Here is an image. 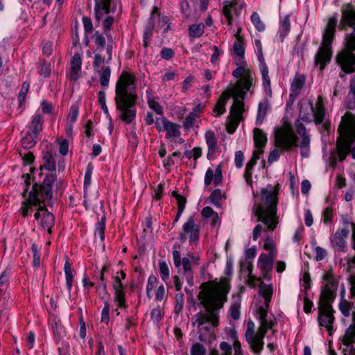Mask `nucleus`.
Wrapping results in <instances>:
<instances>
[{"label":"nucleus","mask_w":355,"mask_h":355,"mask_svg":"<svg viewBox=\"0 0 355 355\" xmlns=\"http://www.w3.org/2000/svg\"><path fill=\"white\" fill-rule=\"evenodd\" d=\"M201 291L198 294L200 303L205 306L209 315L198 313L196 315L193 324H197L199 331H209V323L218 325L216 311L222 309L227 301V294L230 291L228 278H223L220 282L208 281L201 284Z\"/></svg>","instance_id":"1"},{"label":"nucleus","mask_w":355,"mask_h":355,"mask_svg":"<svg viewBox=\"0 0 355 355\" xmlns=\"http://www.w3.org/2000/svg\"><path fill=\"white\" fill-rule=\"evenodd\" d=\"M338 28L342 31H345L347 28H352V31L345 35V49L336 57L337 62L342 70L351 73L355 72V10L350 5L342 8ZM345 105L349 110L355 109V75L350 80L349 91L346 96Z\"/></svg>","instance_id":"2"},{"label":"nucleus","mask_w":355,"mask_h":355,"mask_svg":"<svg viewBox=\"0 0 355 355\" xmlns=\"http://www.w3.org/2000/svg\"><path fill=\"white\" fill-rule=\"evenodd\" d=\"M313 105L311 101L301 104L299 119L295 123L297 135L289 127H280L275 132V144L278 148L284 150H291L294 147H300V155L306 158L310 155L311 136L307 133L305 126L300 120L306 122L313 121Z\"/></svg>","instance_id":"3"},{"label":"nucleus","mask_w":355,"mask_h":355,"mask_svg":"<svg viewBox=\"0 0 355 355\" xmlns=\"http://www.w3.org/2000/svg\"><path fill=\"white\" fill-rule=\"evenodd\" d=\"M273 293L271 284H266L261 282L259 285V294L264 300V304L257 305L254 311L257 318L260 321V327L256 334H254V324L252 321L248 322L245 331L246 341L250 346V348L255 355H260L263 348V338L268 330L271 329L275 324V322L272 319H268L267 308L271 301Z\"/></svg>","instance_id":"4"},{"label":"nucleus","mask_w":355,"mask_h":355,"mask_svg":"<svg viewBox=\"0 0 355 355\" xmlns=\"http://www.w3.org/2000/svg\"><path fill=\"white\" fill-rule=\"evenodd\" d=\"M137 98L135 77L123 72L116 83L114 101L119 118L125 123H131L136 118Z\"/></svg>","instance_id":"5"},{"label":"nucleus","mask_w":355,"mask_h":355,"mask_svg":"<svg viewBox=\"0 0 355 355\" xmlns=\"http://www.w3.org/2000/svg\"><path fill=\"white\" fill-rule=\"evenodd\" d=\"M338 131L340 136L336 142L337 152H332L329 157V164L333 167L336 165L338 157L342 162L349 153L355 159V146L351 148L355 141V116L346 112L342 117Z\"/></svg>","instance_id":"6"},{"label":"nucleus","mask_w":355,"mask_h":355,"mask_svg":"<svg viewBox=\"0 0 355 355\" xmlns=\"http://www.w3.org/2000/svg\"><path fill=\"white\" fill-rule=\"evenodd\" d=\"M277 193L274 189H263L261 191V202L253 208L257 221L266 225V230L273 231L279 223L277 216Z\"/></svg>","instance_id":"7"},{"label":"nucleus","mask_w":355,"mask_h":355,"mask_svg":"<svg viewBox=\"0 0 355 355\" xmlns=\"http://www.w3.org/2000/svg\"><path fill=\"white\" fill-rule=\"evenodd\" d=\"M56 180L53 174L47 175L42 184H35L28 194L27 200L22 202L20 211L24 217H26L33 211V206L40 207L46 200L53 197V184Z\"/></svg>","instance_id":"8"},{"label":"nucleus","mask_w":355,"mask_h":355,"mask_svg":"<svg viewBox=\"0 0 355 355\" xmlns=\"http://www.w3.org/2000/svg\"><path fill=\"white\" fill-rule=\"evenodd\" d=\"M338 25V16L335 14L331 16L327 21L324 31L322 34L321 46L315 55L314 64L320 67L322 71L326 65L331 61L332 56L331 44L334 39L336 28Z\"/></svg>","instance_id":"9"},{"label":"nucleus","mask_w":355,"mask_h":355,"mask_svg":"<svg viewBox=\"0 0 355 355\" xmlns=\"http://www.w3.org/2000/svg\"><path fill=\"white\" fill-rule=\"evenodd\" d=\"M322 279V286L321 287L320 300L334 302L336 297L338 280L335 276L333 269L330 268L324 270Z\"/></svg>","instance_id":"10"},{"label":"nucleus","mask_w":355,"mask_h":355,"mask_svg":"<svg viewBox=\"0 0 355 355\" xmlns=\"http://www.w3.org/2000/svg\"><path fill=\"white\" fill-rule=\"evenodd\" d=\"M254 85L255 80L253 74L248 73L243 78L237 81L235 87L227 90L231 92L232 96H236L244 99L248 92H250L251 94L253 93Z\"/></svg>","instance_id":"11"},{"label":"nucleus","mask_w":355,"mask_h":355,"mask_svg":"<svg viewBox=\"0 0 355 355\" xmlns=\"http://www.w3.org/2000/svg\"><path fill=\"white\" fill-rule=\"evenodd\" d=\"M333 302L320 301L318 306V322L320 326L327 328V330L330 332L332 329V324L334 320V309L331 306Z\"/></svg>","instance_id":"12"},{"label":"nucleus","mask_w":355,"mask_h":355,"mask_svg":"<svg viewBox=\"0 0 355 355\" xmlns=\"http://www.w3.org/2000/svg\"><path fill=\"white\" fill-rule=\"evenodd\" d=\"M199 234L200 230L195 224L194 216H191L182 225V231L180 232L179 239L182 243H184L189 237L190 243L196 244L199 240Z\"/></svg>","instance_id":"13"},{"label":"nucleus","mask_w":355,"mask_h":355,"mask_svg":"<svg viewBox=\"0 0 355 355\" xmlns=\"http://www.w3.org/2000/svg\"><path fill=\"white\" fill-rule=\"evenodd\" d=\"M173 260L175 268H180L181 265H182L186 280L188 284L192 286L193 284V277L190 259L187 257H183L182 259L180 252L178 250H173Z\"/></svg>","instance_id":"14"},{"label":"nucleus","mask_w":355,"mask_h":355,"mask_svg":"<svg viewBox=\"0 0 355 355\" xmlns=\"http://www.w3.org/2000/svg\"><path fill=\"white\" fill-rule=\"evenodd\" d=\"M275 259L276 257L274 252L261 253L259 256L257 265L261 270L263 277L266 280H270L272 278V270Z\"/></svg>","instance_id":"15"},{"label":"nucleus","mask_w":355,"mask_h":355,"mask_svg":"<svg viewBox=\"0 0 355 355\" xmlns=\"http://www.w3.org/2000/svg\"><path fill=\"white\" fill-rule=\"evenodd\" d=\"M34 216L36 220H39L41 218V225L44 229H46L49 234H51L52 227L54 226L55 223V218L54 216L46 209L45 202H44L40 207H38Z\"/></svg>","instance_id":"16"},{"label":"nucleus","mask_w":355,"mask_h":355,"mask_svg":"<svg viewBox=\"0 0 355 355\" xmlns=\"http://www.w3.org/2000/svg\"><path fill=\"white\" fill-rule=\"evenodd\" d=\"M349 234V228L338 229L330 237L332 247L338 252H345L347 247L345 239L348 237Z\"/></svg>","instance_id":"17"},{"label":"nucleus","mask_w":355,"mask_h":355,"mask_svg":"<svg viewBox=\"0 0 355 355\" xmlns=\"http://www.w3.org/2000/svg\"><path fill=\"white\" fill-rule=\"evenodd\" d=\"M125 277V274L122 272H118L114 277L113 288L114 291V301L118 303L119 307H125V299L123 293V285L121 279Z\"/></svg>","instance_id":"18"},{"label":"nucleus","mask_w":355,"mask_h":355,"mask_svg":"<svg viewBox=\"0 0 355 355\" xmlns=\"http://www.w3.org/2000/svg\"><path fill=\"white\" fill-rule=\"evenodd\" d=\"M94 15L95 20L100 24L101 20L105 15L110 12V4L112 0H94Z\"/></svg>","instance_id":"19"},{"label":"nucleus","mask_w":355,"mask_h":355,"mask_svg":"<svg viewBox=\"0 0 355 355\" xmlns=\"http://www.w3.org/2000/svg\"><path fill=\"white\" fill-rule=\"evenodd\" d=\"M257 58L260 62V71L261 73L263 85L267 94H271L270 79L268 76V68L264 62L263 53H257Z\"/></svg>","instance_id":"20"},{"label":"nucleus","mask_w":355,"mask_h":355,"mask_svg":"<svg viewBox=\"0 0 355 355\" xmlns=\"http://www.w3.org/2000/svg\"><path fill=\"white\" fill-rule=\"evenodd\" d=\"M234 98V103L230 108V116L236 121V123H239L242 119V114L244 111V103L243 99L236 96H232Z\"/></svg>","instance_id":"21"},{"label":"nucleus","mask_w":355,"mask_h":355,"mask_svg":"<svg viewBox=\"0 0 355 355\" xmlns=\"http://www.w3.org/2000/svg\"><path fill=\"white\" fill-rule=\"evenodd\" d=\"M205 137L208 147L207 157L208 159L211 160L214 158L218 148L217 138L212 130L207 131Z\"/></svg>","instance_id":"22"},{"label":"nucleus","mask_w":355,"mask_h":355,"mask_svg":"<svg viewBox=\"0 0 355 355\" xmlns=\"http://www.w3.org/2000/svg\"><path fill=\"white\" fill-rule=\"evenodd\" d=\"M82 60L78 53H75L70 62V71L69 77L70 80H76L79 78V72L81 69Z\"/></svg>","instance_id":"23"},{"label":"nucleus","mask_w":355,"mask_h":355,"mask_svg":"<svg viewBox=\"0 0 355 355\" xmlns=\"http://www.w3.org/2000/svg\"><path fill=\"white\" fill-rule=\"evenodd\" d=\"M231 96V92H228L227 90H225L223 92L214 108L215 116H220L223 113H225L226 111L225 105Z\"/></svg>","instance_id":"24"},{"label":"nucleus","mask_w":355,"mask_h":355,"mask_svg":"<svg viewBox=\"0 0 355 355\" xmlns=\"http://www.w3.org/2000/svg\"><path fill=\"white\" fill-rule=\"evenodd\" d=\"M42 116L41 114L36 112L32 117V121L28 126V132L33 135L38 136L40 132L42 130Z\"/></svg>","instance_id":"25"},{"label":"nucleus","mask_w":355,"mask_h":355,"mask_svg":"<svg viewBox=\"0 0 355 355\" xmlns=\"http://www.w3.org/2000/svg\"><path fill=\"white\" fill-rule=\"evenodd\" d=\"M51 329L55 343L58 344L65 336V329L59 320H53L51 323Z\"/></svg>","instance_id":"26"},{"label":"nucleus","mask_w":355,"mask_h":355,"mask_svg":"<svg viewBox=\"0 0 355 355\" xmlns=\"http://www.w3.org/2000/svg\"><path fill=\"white\" fill-rule=\"evenodd\" d=\"M43 168L46 169L47 171H51V172H54L52 173L46 174L45 175V177L47 175H51V174H53L56 176V174L55 172V161L53 155H51V153L49 152H46L43 155L42 164L41 166V169H43Z\"/></svg>","instance_id":"27"},{"label":"nucleus","mask_w":355,"mask_h":355,"mask_svg":"<svg viewBox=\"0 0 355 355\" xmlns=\"http://www.w3.org/2000/svg\"><path fill=\"white\" fill-rule=\"evenodd\" d=\"M200 114H196L194 112H190L189 114L186 116L183 122V128L187 130L193 129L196 127L198 128L200 123Z\"/></svg>","instance_id":"28"},{"label":"nucleus","mask_w":355,"mask_h":355,"mask_svg":"<svg viewBox=\"0 0 355 355\" xmlns=\"http://www.w3.org/2000/svg\"><path fill=\"white\" fill-rule=\"evenodd\" d=\"M291 30L290 17L288 15H285L279 21V35L282 42L287 36Z\"/></svg>","instance_id":"29"},{"label":"nucleus","mask_w":355,"mask_h":355,"mask_svg":"<svg viewBox=\"0 0 355 355\" xmlns=\"http://www.w3.org/2000/svg\"><path fill=\"white\" fill-rule=\"evenodd\" d=\"M266 135L259 128L254 129V141L257 148H262L265 147L267 143Z\"/></svg>","instance_id":"30"},{"label":"nucleus","mask_w":355,"mask_h":355,"mask_svg":"<svg viewBox=\"0 0 355 355\" xmlns=\"http://www.w3.org/2000/svg\"><path fill=\"white\" fill-rule=\"evenodd\" d=\"M180 125L168 120L164 131L166 132V137H178L181 135Z\"/></svg>","instance_id":"31"},{"label":"nucleus","mask_w":355,"mask_h":355,"mask_svg":"<svg viewBox=\"0 0 355 355\" xmlns=\"http://www.w3.org/2000/svg\"><path fill=\"white\" fill-rule=\"evenodd\" d=\"M147 103L149 107L153 110L157 114H163V107L159 103L154 99L153 94L150 90L146 91Z\"/></svg>","instance_id":"32"},{"label":"nucleus","mask_w":355,"mask_h":355,"mask_svg":"<svg viewBox=\"0 0 355 355\" xmlns=\"http://www.w3.org/2000/svg\"><path fill=\"white\" fill-rule=\"evenodd\" d=\"M305 83V77L303 75H300L297 73L291 84V91L293 93H295L296 95H297L300 93V91L304 86Z\"/></svg>","instance_id":"33"},{"label":"nucleus","mask_w":355,"mask_h":355,"mask_svg":"<svg viewBox=\"0 0 355 355\" xmlns=\"http://www.w3.org/2000/svg\"><path fill=\"white\" fill-rule=\"evenodd\" d=\"M37 135H32L31 132H27L21 139V146L25 149L33 148L37 143Z\"/></svg>","instance_id":"34"},{"label":"nucleus","mask_w":355,"mask_h":355,"mask_svg":"<svg viewBox=\"0 0 355 355\" xmlns=\"http://www.w3.org/2000/svg\"><path fill=\"white\" fill-rule=\"evenodd\" d=\"M100 74V83L103 87H107L110 83L111 71L109 67H101Z\"/></svg>","instance_id":"35"},{"label":"nucleus","mask_w":355,"mask_h":355,"mask_svg":"<svg viewBox=\"0 0 355 355\" xmlns=\"http://www.w3.org/2000/svg\"><path fill=\"white\" fill-rule=\"evenodd\" d=\"M64 271L66 279V284L67 289L70 291L72 287V282L73 279L72 268L69 261H66L64 266Z\"/></svg>","instance_id":"36"},{"label":"nucleus","mask_w":355,"mask_h":355,"mask_svg":"<svg viewBox=\"0 0 355 355\" xmlns=\"http://www.w3.org/2000/svg\"><path fill=\"white\" fill-rule=\"evenodd\" d=\"M105 217H102L101 220L96 223L95 227V236H98L101 241L105 239Z\"/></svg>","instance_id":"37"},{"label":"nucleus","mask_w":355,"mask_h":355,"mask_svg":"<svg viewBox=\"0 0 355 355\" xmlns=\"http://www.w3.org/2000/svg\"><path fill=\"white\" fill-rule=\"evenodd\" d=\"M325 114L324 107H313V119L316 125L321 124L323 122Z\"/></svg>","instance_id":"38"},{"label":"nucleus","mask_w":355,"mask_h":355,"mask_svg":"<svg viewBox=\"0 0 355 355\" xmlns=\"http://www.w3.org/2000/svg\"><path fill=\"white\" fill-rule=\"evenodd\" d=\"M256 164V158H251V159L246 164L243 176L248 184H251L252 182V170Z\"/></svg>","instance_id":"39"},{"label":"nucleus","mask_w":355,"mask_h":355,"mask_svg":"<svg viewBox=\"0 0 355 355\" xmlns=\"http://www.w3.org/2000/svg\"><path fill=\"white\" fill-rule=\"evenodd\" d=\"M355 342V325L351 324L345 331V336L343 338V345H349L352 343Z\"/></svg>","instance_id":"40"},{"label":"nucleus","mask_w":355,"mask_h":355,"mask_svg":"<svg viewBox=\"0 0 355 355\" xmlns=\"http://www.w3.org/2000/svg\"><path fill=\"white\" fill-rule=\"evenodd\" d=\"M268 110V103L266 102H261L258 107V113L256 123L261 124L266 117Z\"/></svg>","instance_id":"41"},{"label":"nucleus","mask_w":355,"mask_h":355,"mask_svg":"<svg viewBox=\"0 0 355 355\" xmlns=\"http://www.w3.org/2000/svg\"><path fill=\"white\" fill-rule=\"evenodd\" d=\"M205 31V25L202 23L189 26V35L193 37H200Z\"/></svg>","instance_id":"42"},{"label":"nucleus","mask_w":355,"mask_h":355,"mask_svg":"<svg viewBox=\"0 0 355 355\" xmlns=\"http://www.w3.org/2000/svg\"><path fill=\"white\" fill-rule=\"evenodd\" d=\"M251 21L259 32H262L265 30V24L261 21L259 15L257 12H252Z\"/></svg>","instance_id":"43"},{"label":"nucleus","mask_w":355,"mask_h":355,"mask_svg":"<svg viewBox=\"0 0 355 355\" xmlns=\"http://www.w3.org/2000/svg\"><path fill=\"white\" fill-rule=\"evenodd\" d=\"M223 195L220 189H215L209 196L210 202L216 207L220 206V201Z\"/></svg>","instance_id":"44"},{"label":"nucleus","mask_w":355,"mask_h":355,"mask_svg":"<svg viewBox=\"0 0 355 355\" xmlns=\"http://www.w3.org/2000/svg\"><path fill=\"white\" fill-rule=\"evenodd\" d=\"M229 336L233 339L234 340V349L235 351V355H243L241 352V343L237 339V334L236 331L231 330L229 333Z\"/></svg>","instance_id":"45"},{"label":"nucleus","mask_w":355,"mask_h":355,"mask_svg":"<svg viewBox=\"0 0 355 355\" xmlns=\"http://www.w3.org/2000/svg\"><path fill=\"white\" fill-rule=\"evenodd\" d=\"M184 295L182 293L180 292L175 295V305L174 308V311L175 313L178 314L182 311L183 305H184Z\"/></svg>","instance_id":"46"},{"label":"nucleus","mask_w":355,"mask_h":355,"mask_svg":"<svg viewBox=\"0 0 355 355\" xmlns=\"http://www.w3.org/2000/svg\"><path fill=\"white\" fill-rule=\"evenodd\" d=\"M159 269L160 272L161 278L163 281L166 282L169 278V268L167 263L165 261H161L159 263Z\"/></svg>","instance_id":"47"},{"label":"nucleus","mask_w":355,"mask_h":355,"mask_svg":"<svg viewBox=\"0 0 355 355\" xmlns=\"http://www.w3.org/2000/svg\"><path fill=\"white\" fill-rule=\"evenodd\" d=\"M93 172V166L91 163L88 164L86 168V171L84 177V187L87 189L92 182V175Z\"/></svg>","instance_id":"48"},{"label":"nucleus","mask_w":355,"mask_h":355,"mask_svg":"<svg viewBox=\"0 0 355 355\" xmlns=\"http://www.w3.org/2000/svg\"><path fill=\"white\" fill-rule=\"evenodd\" d=\"M263 248L266 250L268 251L269 252L268 253L274 252V254H275V257H277V250H276L275 243L271 238L268 237L267 239H266V240L264 241Z\"/></svg>","instance_id":"49"},{"label":"nucleus","mask_w":355,"mask_h":355,"mask_svg":"<svg viewBox=\"0 0 355 355\" xmlns=\"http://www.w3.org/2000/svg\"><path fill=\"white\" fill-rule=\"evenodd\" d=\"M104 60H105L104 58H103L101 54H99V53L95 54L93 66H94V70L96 73H101V67H103L101 65L103 64Z\"/></svg>","instance_id":"50"},{"label":"nucleus","mask_w":355,"mask_h":355,"mask_svg":"<svg viewBox=\"0 0 355 355\" xmlns=\"http://www.w3.org/2000/svg\"><path fill=\"white\" fill-rule=\"evenodd\" d=\"M205 347L200 343H195L191 348V355H205Z\"/></svg>","instance_id":"51"},{"label":"nucleus","mask_w":355,"mask_h":355,"mask_svg":"<svg viewBox=\"0 0 355 355\" xmlns=\"http://www.w3.org/2000/svg\"><path fill=\"white\" fill-rule=\"evenodd\" d=\"M95 44L101 48V51L105 47L106 41L105 37L98 31H96L94 35Z\"/></svg>","instance_id":"52"},{"label":"nucleus","mask_w":355,"mask_h":355,"mask_svg":"<svg viewBox=\"0 0 355 355\" xmlns=\"http://www.w3.org/2000/svg\"><path fill=\"white\" fill-rule=\"evenodd\" d=\"M104 304L105 306L101 313V321L107 324L110 320V305L107 301L105 302Z\"/></svg>","instance_id":"53"},{"label":"nucleus","mask_w":355,"mask_h":355,"mask_svg":"<svg viewBox=\"0 0 355 355\" xmlns=\"http://www.w3.org/2000/svg\"><path fill=\"white\" fill-rule=\"evenodd\" d=\"M248 271H249V274H248V280H247V283L248 284L252 287V288H254L256 286V282L257 281H259L261 279V278H257L255 276H254L252 273V264H250L248 267Z\"/></svg>","instance_id":"54"},{"label":"nucleus","mask_w":355,"mask_h":355,"mask_svg":"<svg viewBox=\"0 0 355 355\" xmlns=\"http://www.w3.org/2000/svg\"><path fill=\"white\" fill-rule=\"evenodd\" d=\"M236 5V1H225L224 2L223 8V12L224 15L225 17H230V15L232 14V12H231L232 8H233Z\"/></svg>","instance_id":"55"},{"label":"nucleus","mask_w":355,"mask_h":355,"mask_svg":"<svg viewBox=\"0 0 355 355\" xmlns=\"http://www.w3.org/2000/svg\"><path fill=\"white\" fill-rule=\"evenodd\" d=\"M248 73H252L250 71L246 70L243 67H237L233 72L232 75L236 78H243Z\"/></svg>","instance_id":"56"},{"label":"nucleus","mask_w":355,"mask_h":355,"mask_svg":"<svg viewBox=\"0 0 355 355\" xmlns=\"http://www.w3.org/2000/svg\"><path fill=\"white\" fill-rule=\"evenodd\" d=\"M162 58L169 60L175 55L174 51L171 48H163L160 51Z\"/></svg>","instance_id":"57"},{"label":"nucleus","mask_w":355,"mask_h":355,"mask_svg":"<svg viewBox=\"0 0 355 355\" xmlns=\"http://www.w3.org/2000/svg\"><path fill=\"white\" fill-rule=\"evenodd\" d=\"M173 196L175 197L177 200L178 209L180 210L182 208V211H184L187 199L184 196L180 195L177 191L173 192Z\"/></svg>","instance_id":"58"},{"label":"nucleus","mask_w":355,"mask_h":355,"mask_svg":"<svg viewBox=\"0 0 355 355\" xmlns=\"http://www.w3.org/2000/svg\"><path fill=\"white\" fill-rule=\"evenodd\" d=\"M78 107L76 105L71 106L68 118V122L74 123L78 118Z\"/></svg>","instance_id":"59"},{"label":"nucleus","mask_w":355,"mask_h":355,"mask_svg":"<svg viewBox=\"0 0 355 355\" xmlns=\"http://www.w3.org/2000/svg\"><path fill=\"white\" fill-rule=\"evenodd\" d=\"M339 309L344 316L348 317L350 315L349 304L347 300H342L339 304Z\"/></svg>","instance_id":"60"},{"label":"nucleus","mask_w":355,"mask_h":355,"mask_svg":"<svg viewBox=\"0 0 355 355\" xmlns=\"http://www.w3.org/2000/svg\"><path fill=\"white\" fill-rule=\"evenodd\" d=\"M244 155L241 150H238L235 153L234 163L237 168H241L243 165Z\"/></svg>","instance_id":"61"},{"label":"nucleus","mask_w":355,"mask_h":355,"mask_svg":"<svg viewBox=\"0 0 355 355\" xmlns=\"http://www.w3.org/2000/svg\"><path fill=\"white\" fill-rule=\"evenodd\" d=\"M167 121H168V120L165 117L157 118L155 121V127H156L157 130L159 132L164 131Z\"/></svg>","instance_id":"62"},{"label":"nucleus","mask_w":355,"mask_h":355,"mask_svg":"<svg viewBox=\"0 0 355 355\" xmlns=\"http://www.w3.org/2000/svg\"><path fill=\"white\" fill-rule=\"evenodd\" d=\"M83 23L85 33H89L93 31V24L90 18L84 17L83 18Z\"/></svg>","instance_id":"63"},{"label":"nucleus","mask_w":355,"mask_h":355,"mask_svg":"<svg viewBox=\"0 0 355 355\" xmlns=\"http://www.w3.org/2000/svg\"><path fill=\"white\" fill-rule=\"evenodd\" d=\"M69 344L67 342H61L58 347L59 355H70L69 352Z\"/></svg>","instance_id":"64"}]
</instances>
